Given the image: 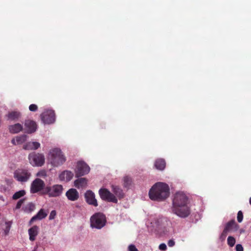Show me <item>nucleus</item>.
<instances>
[{
	"mask_svg": "<svg viewBox=\"0 0 251 251\" xmlns=\"http://www.w3.org/2000/svg\"><path fill=\"white\" fill-rule=\"evenodd\" d=\"M90 220L91 227L99 229L104 227L106 223L105 216L100 212L95 213L91 217Z\"/></svg>",
	"mask_w": 251,
	"mask_h": 251,
	"instance_id": "nucleus-3",
	"label": "nucleus"
},
{
	"mask_svg": "<svg viewBox=\"0 0 251 251\" xmlns=\"http://www.w3.org/2000/svg\"><path fill=\"white\" fill-rule=\"evenodd\" d=\"M159 249L161 251H165L167 250V246L165 244L162 243L159 246Z\"/></svg>",
	"mask_w": 251,
	"mask_h": 251,
	"instance_id": "nucleus-35",
	"label": "nucleus"
},
{
	"mask_svg": "<svg viewBox=\"0 0 251 251\" xmlns=\"http://www.w3.org/2000/svg\"><path fill=\"white\" fill-rule=\"evenodd\" d=\"M43 174H45V173H44V172H41V174H40V173H39L37 174V176H43Z\"/></svg>",
	"mask_w": 251,
	"mask_h": 251,
	"instance_id": "nucleus-39",
	"label": "nucleus"
},
{
	"mask_svg": "<svg viewBox=\"0 0 251 251\" xmlns=\"http://www.w3.org/2000/svg\"><path fill=\"white\" fill-rule=\"evenodd\" d=\"M28 159L33 166H42L45 163V156L40 153L32 152L29 154Z\"/></svg>",
	"mask_w": 251,
	"mask_h": 251,
	"instance_id": "nucleus-6",
	"label": "nucleus"
},
{
	"mask_svg": "<svg viewBox=\"0 0 251 251\" xmlns=\"http://www.w3.org/2000/svg\"><path fill=\"white\" fill-rule=\"evenodd\" d=\"M25 191L24 190H21L18 192L15 193V194L12 196V199L13 200H18L21 197L24 196L25 195Z\"/></svg>",
	"mask_w": 251,
	"mask_h": 251,
	"instance_id": "nucleus-25",
	"label": "nucleus"
},
{
	"mask_svg": "<svg viewBox=\"0 0 251 251\" xmlns=\"http://www.w3.org/2000/svg\"><path fill=\"white\" fill-rule=\"evenodd\" d=\"M41 118L44 124H52L55 121V114L53 110H47L41 115Z\"/></svg>",
	"mask_w": 251,
	"mask_h": 251,
	"instance_id": "nucleus-10",
	"label": "nucleus"
},
{
	"mask_svg": "<svg viewBox=\"0 0 251 251\" xmlns=\"http://www.w3.org/2000/svg\"><path fill=\"white\" fill-rule=\"evenodd\" d=\"M34 209L35 205L31 202H30L25 206V211L26 212H30L33 211Z\"/></svg>",
	"mask_w": 251,
	"mask_h": 251,
	"instance_id": "nucleus-27",
	"label": "nucleus"
},
{
	"mask_svg": "<svg viewBox=\"0 0 251 251\" xmlns=\"http://www.w3.org/2000/svg\"><path fill=\"white\" fill-rule=\"evenodd\" d=\"M48 158L53 166H57L63 160V154L61 149L55 148L50 150L48 154Z\"/></svg>",
	"mask_w": 251,
	"mask_h": 251,
	"instance_id": "nucleus-4",
	"label": "nucleus"
},
{
	"mask_svg": "<svg viewBox=\"0 0 251 251\" xmlns=\"http://www.w3.org/2000/svg\"><path fill=\"white\" fill-rule=\"evenodd\" d=\"M63 160H64V162H65V160H66V159H65V158L64 157Z\"/></svg>",
	"mask_w": 251,
	"mask_h": 251,
	"instance_id": "nucleus-42",
	"label": "nucleus"
},
{
	"mask_svg": "<svg viewBox=\"0 0 251 251\" xmlns=\"http://www.w3.org/2000/svg\"><path fill=\"white\" fill-rule=\"evenodd\" d=\"M38 109V106L35 104H31L29 106V110L30 111L35 112Z\"/></svg>",
	"mask_w": 251,
	"mask_h": 251,
	"instance_id": "nucleus-33",
	"label": "nucleus"
},
{
	"mask_svg": "<svg viewBox=\"0 0 251 251\" xmlns=\"http://www.w3.org/2000/svg\"><path fill=\"white\" fill-rule=\"evenodd\" d=\"M27 137V135L25 134L17 136L15 137V138H13L12 139L11 143L14 145L22 144L26 140Z\"/></svg>",
	"mask_w": 251,
	"mask_h": 251,
	"instance_id": "nucleus-21",
	"label": "nucleus"
},
{
	"mask_svg": "<svg viewBox=\"0 0 251 251\" xmlns=\"http://www.w3.org/2000/svg\"><path fill=\"white\" fill-rule=\"evenodd\" d=\"M63 187L61 185H54L52 186H47L44 189V193L48 194L49 197H55L61 194Z\"/></svg>",
	"mask_w": 251,
	"mask_h": 251,
	"instance_id": "nucleus-8",
	"label": "nucleus"
},
{
	"mask_svg": "<svg viewBox=\"0 0 251 251\" xmlns=\"http://www.w3.org/2000/svg\"><path fill=\"white\" fill-rule=\"evenodd\" d=\"M45 185L43 180L40 178H36L31 183L30 192L32 194L36 193L43 189Z\"/></svg>",
	"mask_w": 251,
	"mask_h": 251,
	"instance_id": "nucleus-11",
	"label": "nucleus"
},
{
	"mask_svg": "<svg viewBox=\"0 0 251 251\" xmlns=\"http://www.w3.org/2000/svg\"><path fill=\"white\" fill-rule=\"evenodd\" d=\"M8 120L18 121L22 117L21 113L18 110L9 111L5 115Z\"/></svg>",
	"mask_w": 251,
	"mask_h": 251,
	"instance_id": "nucleus-14",
	"label": "nucleus"
},
{
	"mask_svg": "<svg viewBox=\"0 0 251 251\" xmlns=\"http://www.w3.org/2000/svg\"><path fill=\"white\" fill-rule=\"evenodd\" d=\"M62 175H63V173H61L59 175V177H60V179H62Z\"/></svg>",
	"mask_w": 251,
	"mask_h": 251,
	"instance_id": "nucleus-40",
	"label": "nucleus"
},
{
	"mask_svg": "<svg viewBox=\"0 0 251 251\" xmlns=\"http://www.w3.org/2000/svg\"><path fill=\"white\" fill-rule=\"evenodd\" d=\"M244 232V230H241V232Z\"/></svg>",
	"mask_w": 251,
	"mask_h": 251,
	"instance_id": "nucleus-43",
	"label": "nucleus"
},
{
	"mask_svg": "<svg viewBox=\"0 0 251 251\" xmlns=\"http://www.w3.org/2000/svg\"><path fill=\"white\" fill-rule=\"evenodd\" d=\"M40 144L37 142H29L24 145L23 148L26 150H34L38 149Z\"/></svg>",
	"mask_w": 251,
	"mask_h": 251,
	"instance_id": "nucleus-19",
	"label": "nucleus"
},
{
	"mask_svg": "<svg viewBox=\"0 0 251 251\" xmlns=\"http://www.w3.org/2000/svg\"><path fill=\"white\" fill-rule=\"evenodd\" d=\"M128 251H138V250L134 245H130L128 246Z\"/></svg>",
	"mask_w": 251,
	"mask_h": 251,
	"instance_id": "nucleus-36",
	"label": "nucleus"
},
{
	"mask_svg": "<svg viewBox=\"0 0 251 251\" xmlns=\"http://www.w3.org/2000/svg\"><path fill=\"white\" fill-rule=\"evenodd\" d=\"M112 191L114 194L119 199H121L124 197V193L123 190L118 186L112 185Z\"/></svg>",
	"mask_w": 251,
	"mask_h": 251,
	"instance_id": "nucleus-23",
	"label": "nucleus"
},
{
	"mask_svg": "<svg viewBox=\"0 0 251 251\" xmlns=\"http://www.w3.org/2000/svg\"><path fill=\"white\" fill-rule=\"evenodd\" d=\"M48 213L44 209H41L36 215L33 216L30 220L31 223L36 220H42L47 217Z\"/></svg>",
	"mask_w": 251,
	"mask_h": 251,
	"instance_id": "nucleus-17",
	"label": "nucleus"
},
{
	"mask_svg": "<svg viewBox=\"0 0 251 251\" xmlns=\"http://www.w3.org/2000/svg\"><path fill=\"white\" fill-rule=\"evenodd\" d=\"M89 166L83 161H78L77 162L75 170V176L77 177L83 176L90 172Z\"/></svg>",
	"mask_w": 251,
	"mask_h": 251,
	"instance_id": "nucleus-7",
	"label": "nucleus"
},
{
	"mask_svg": "<svg viewBox=\"0 0 251 251\" xmlns=\"http://www.w3.org/2000/svg\"><path fill=\"white\" fill-rule=\"evenodd\" d=\"M66 195L69 200L75 201L79 198V194L77 190L74 188L69 189L66 193Z\"/></svg>",
	"mask_w": 251,
	"mask_h": 251,
	"instance_id": "nucleus-15",
	"label": "nucleus"
},
{
	"mask_svg": "<svg viewBox=\"0 0 251 251\" xmlns=\"http://www.w3.org/2000/svg\"><path fill=\"white\" fill-rule=\"evenodd\" d=\"M25 200V198L22 199L18 201V202H17V203L16 204L15 209H20L21 208L22 205L24 203Z\"/></svg>",
	"mask_w": 251,
	"mask_h": 251,
	"instance_id": "nucleus-31",
	"label": "nucleus"
},
{
	"mask_svg": "<svg viewBox=\"0 0 251 251\" xmlns=\"http://www.w3.org/2000/svg\"><path fill=\"white\" fill-rule=\"evenodd\" d=\"M228 233V231L224 229L223 232L221 234L220 236V239L221 241H225L226 239V238Z\"/></svg>",
	"mask_w": 251,
	"mask_h": 251,
	"instance_id": "nucleus-30",
	"label": "nucleus"
},
{
	"mask_svg": "<svg viewBox=\"0 0 251 251\" xmlns=\"http://www.w3.org/2000/svg\"><path fill=\"white\" fill-rule=\"evenodd\" d=\"M227 244L231 247H232L234 246V245L235 244V239L234 237L232 236H228L227 238Z\"/></svg>",
	"mask_w": 251,
	"mask_h": 251,
	"instance_id": "nucleus-29",
	"label": "nucleus"
},
{
	"mask_svg": "<svg viewBox=\"0 0 251 251\" xmlns=\"http://www.w3.org/2000/svg\"><path fill=\"white\" fill-rule=\"evenodd\" d=\"M250 204L251 205V197L250 199Z\"/></svg>",
	"mask_w": 251,
	"mask_h": 251,
	"instance_id": "nucleus-41",
	"label": "nucleus"
},
{
	"mask_svg": "<svg viewBox=\"0 0 251 251\" xmlns=\"http://www.w3.org/2000/svg\"><path fill=\"white\" fill-rule=\"evenodd\" d=\"M66 176L67 181H70L74 176V174L73 172L69 171H64V176Z\"/></svg>",
	"mask_w": 251,
	"mask_h": 251,
	"instance_id": "nucleus-28",
	"label": "nucleus"
},
{
	"mask_svg": "<svg viewBox=\"0 0 251 251\" xmlns=\"http://www.w3.org/2000/svg\"><path fill=\"white\" fill-rule=\"evenodd\" d=\"M172 211L181 218H186L190 214L188 198L183 192H178L175 194L173 200Z\"/></svg>",
	"mask_w": 251,
	"mask_h": 251,
	"instance_id": "nucleus-1",
	"label": "nucleus"
},
{
	"mask_svg": "<svg viewBox=\"0 0 251 251\" xmlns=\"http://www.w3.org/2000/svg\"><path fill=\"white\" fill-rule=\"evenodd\" d=\"M25 129L28 133H32L36 131L37 129L36 123L32 120H27L25 123Z\"/></svg>",
	"mask_w": 251,
	"mask_h": 251,
	"instance_id": "nucleus-13",
	"label": "nucleus"
},
{
	"mask_svg": "<svg viewBox=\"0 0 251 251\" xmlns=\"http://www.w3.org/2000/svg\"><path fill=\"white\" fill-rule=\"evenodd\" d=\"M237 221L239 223H241L243 219V214L241 211H239L237 213Z\"/></svg>",
	"mask_w": 251,
	"mask_h": 251,
	"instance_id": "nucleus-32",
	"label": "nucleus"
},
{
	"mask_svg": "<svg viewBox=\"0 0 251 251\" xmlns=\"http://www.w3.org/2000/svg\"><path fill=\"white\" fill-rule=\"evenodd\" d=\"M239 227V225L235 223V220L232 219L226 224L224 229L228 232L232 230L237 231Z\"/></svg>",
	"mask_w": 251,
	"mask_h": 251,
	"instance_id": "nucleus-16",
	"label": "nucleus"
},
{
	"mask_svg": "<svg viewBox=\"0 0 251 251\" xmlns=\"http://www.w3.org/2000/svg\"><path fill=\"white\" fill-rule=\"evenodd\" d=\"M131 182L132 180L130 177L126 176L124 177V186L125 187H129L131 185Z\"/></svg>",
	"mask_w": 251,
	"mask_h": 251,
	"instance_id": "nucleus-26",
	"label": "nucleus"
},
{
	"mask_svg": "<svg viewBox=\"0 0 251 251\" xmlns=\"http://www.w3.org/2000/svg\"><path fill=\"white\" fill-rule=\"evenodd\" d=\"M56 215V212L55 210H52L51 211L50 215L49 216V220H51L54 219L55 216Z\"/></svg>",
	"mask_w": 251,
	"mask_h": 251,
	"instance_id": "nucleus-34",
	"label": "nucleus"
},
{
	"mask_svg": "<svg viewBox=\"0 0 251 251\" xmlns=\"http://www.w3.org/2000/svg\"><path fill=\"white\" fill-rule=\"evenodd\" d=\"M38 227L34 226L28 229V234L29 235V240L33 241L35 240L36 236L38 233Z\"/></svg>",
	"mask_w": 251,
	"mask_h": 251,
	"instance_id": "nucleus-22",
	"label": "nucleus"
},
{
	"mask_svg": "<svg viewBox=\"0 0 251 251\" xmlns=\"http://www.w3.org/2000/svg\"><path fill=\"white\" fill-rule=\"evenodd\" d=\"M31 176V174L26 169H18L14 171L13 174L14 178L21 183L28 181Z\"/></svg>",
	"mask_w": 251,
	"mask_h": 251,
	"instance_id": "nucleus-5",
	"label": "nucleus"
},
{
	"mask_svg": "<svg viewBox=\"0 0 251 251\" xmlns=\"http://www.w3.org/2000/svg\"><path fill=\"white\" fill-rule=\"evenodd\" d=\"M235 249L236 251H244L243 247L241 244L236 245Z\"/></svg>",
	"mask_w": 251,
	"mask_h": 251,
	"instance_id": "nucleus-37",
	"label": "nucleus"
},
{
	"mask_svg": "<svg viewBox=\"0 0 251 251\" xmlns=\"http://www.w3.org/2000/svg\"><path fill=\"white\" fill-rule=\"evenodd\" d=\"M9 132L13 134L18 133L23 129L22 125L17 123L14 125H10L8 127Z\"/></svg>",
	"mask_w": 251,
	"mask_h": 251,
	"instance_id": "nucleus-20",
	"label": "nucleus"
},
{
	"mask_svg": "<svg viewBox=\"0 0 251 251\" xmlns=\"http://www.w3.org/2000/svg\"><path fill=\"white\" fill-rule=\"evenodd\" d=\"M170 195L169 186L163 182H157L153 185L149 192L150 198L158 201L166 200Z\"/></svg>",
	"mask_w": 251,
	"mask_h": 251,
	"instance_id": "nucleus-2",
	"label": "nucleus"
},
{
	"mask_svg": "<svg viewBox=\"0 0 251 251\" xmlns=\"http://www.w3.org/2000/svg\"><path fill=\"white\" fill-rule=\"evenodd\" d=\"M99 192L102 200L115 203L118 202V200L114 195L107 189L101 188L99 190Z\"/></svg>",
	"mask_w": 251,
	"mask_h": 251,
	"instance_id": "nucleus-9",
	"label": "nucleus"
},
{
	"mask_svg": "<svg viewBox=\"0 0 251 251\" xmlns=\"http://www.w3.org/2000/svg\"><path fill=\"white\" fill-rule=\"evenodd\" d=\"M175 242L173 240H170L168 242V245L170 247H173L175 245Z\"/></svg>",
	"mask_w": 251,
	"mask_h": 251,
	"instance_id": "nucleus-38",
	"label": "nucleus"
},
{
	"mask_svg": "<svg viewBox=\"0 0 251 251\" xmlns=\"http://www.w3.org/2000/svg\"><path fill=\"white\" fill-rule=\"evenodd\" d=\"M88 180L86 178L84 177H80L76 179L74 181V185L77 188H85L87 185Z\"/></svg>",
	"mask_w": 251,
	"mask_h": 251,
	"instance_id": "nucleus-18",
	"label": "nucleus"
},
{
	"mask_svg": "<svg viewBox=\"0 0 251 251\" xmlns=\"http://www.w3.org/2000/svg\"><path fill=\"white\" fill-rule=\"evenodd\" d=\"M85 199L86 201L90 205L94 206H98L97 200L95 199V194L91 190H87L85 193Z\"/></svg>",
	"mask_w": 251,
	"mask_h": 251,
	"instance_id": "nucleus-12",
	"label": "nucleus"
},
{
	"mask_svg": "<svg viewBox=\"0 0 251 251\" xmlns=\"http://www.w3.org/2000/svg\"><path fill=\"white\" fill-rule=\"evenodd\" d=\"M154 166L156 169L159 170H163L166 167V162L164 159L158 158L156 159L154 163Z\"/></svg>",
	"mask_w": 251,
	"mask_h": 251,
	"instance_id": "nucleus-24",
	"label": "nucleus"
}]
</instances>
